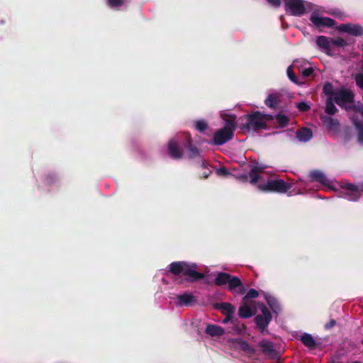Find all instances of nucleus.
I'll list each match as a JSON object with an SVG mask.
<instances>
[{
    "label": "nucleus",
    "instance_id": "nucleus-1",
    "mask_svg": "<svg viewBox=\"0 0 363 363\" xmlns=\"http://www.w3.org/2000/svg\"><path fill=\"white\" fill-rule=\"evenodd\" d=\"M169 272L174 276L183 274L186 277V281L194 282L204 278V274L196 271V264L186 262H174L169 264Z\"/></svg>",
    "mask_w": 363,
    "mask_h": 363
},
{
    "label": "nucleus",
    "instance_id": "nucleus-2",
    "mask_svg": "<svg viewBox=\"0 0 363 363\" xmlns=\"http://www.w3.org/2000/svg\"><path fill=\"white\" fill-rule=\"evenodd\" d=\"M225 122V126L214 133L212 144L222 145L233 138L236 128L235 116H230Z\"/></svg>",
    "mask_w": 363,
    "mask_h": 363
},
{
    "label": "nucleus",
    "instance_id": "nucleus-3",
    "mask_svg": "<svg viewBox=\"0 0 363 363\" xmlns=\"http://www.w3.org/2000/svg\"><path fill=\"white\" fill-rule=\"evenodd\" d=\"M242 121H245V122L240 125V129L243 132H257L267 128L265 121L262 118L260 111L247 114L242 118Z\"/></svg>",
    "mask_w": 363,
    "mask_h": 363
},
{
    "label": "nucleus",
    "instance_id": "nucleus-4",
    "mask_svg": "<svg viewBox=\"0 0 363 363\" xmlns=\"http://www.w3.org/2000/svg\"><path fill=\"white\" fill-rule=\"evenodd\" d=\"M292 187L291 184L281 179H268L265 184H259L257 188L261 191L285 194Z\"/></svg>",
    "mask_w": 363,
    "mask_h": 363
},
{
    "label": "nucleus",
    "instance_id": "nucleus-5",
    "mask_svg": "<svg viewBox=\"0 0 363 363\" xmlns=\"http://www.w3.org/2000/svg\"><path fill=\"white\" fill-rule=\"evenodd\" d=\"M333 99L340 107L346 111H350L352 109V106H348V104L354 103V94L350 89L342 88L337 90V94L335 96L333 97Z\"/></svg>",
    "mask_w": 363,
    "mask_h": 363
},
{
    "label": "nucleus",
    "instance_id": "nucleus-6",
    "mask_svg": "<svg viewBox=\"0 0 363 363\" xmlns=\"http://www.w3.org/2000/svg\"><path fill=\"white\" fill-rule=\"evenodd\" d=\"M285 11L294 16H301L306 13L303 0H285Z\"/></svg>",
    "mask_w": 363,
    "mask_h": 363
},
{
    "label": "nucleus",
    "instance_id": "nucleus-7",
    "mask_svg": "<svg viewBox=\"0 0 363 363\" xmlns=\"http://www.w3.org/2000/svg\"><path fill=\"white\" fill-rule=\"evenodd\" d=\"M259 308L262 313L255 316V322L257 326L264 331L271 322L272 315L265 305L261 304Z\"/></svg>",
    "mask_w": 363,
    "mask_h": 363
},
{
    "label": "nucleus",
    "instance_id": "nucleus-8",
    "mask_svg": "<svg viewBox=\"0 0 363 363\" xmlns=\"http://www.w3.org/2000/svg\"><path fill=\"white\" fill-rule=\"evenodd\" d=\"M341 187L345 191V195L350 201H357L363 192V182L358 186L351 183H343Z\"/></svg>",
    "mask_w": 363,
    "mask_h": 363
},
{
    "label": "nucleus",
    "instance_id": "nucleus-9",
    "mask_svg": "<svg viewBox=\"0 0 363 363\" xmlns=\"http://www.w3.org/2000/svg\"><path fill=\"white\" fill-rule=\"evenodd\" d=\"M167 152L174 160H181L184 156V151L179 146V141L174 138L169 140L167 145Z\"/></svg>",
    "mask_w": 363,
    "mask_h": 363
},
{
    "label": "nucleus",
    "instance_id": "nucleus-10",
    "mask_svg": "<svg viewBox=\"0 0 363 363\" xmlns=\"http://www.w3.org/2000/svg\"><path fill=\"white\" fill-rule=\"evenodd\" d=\"M337 30L340 32L347 33L356 37L363 35V27L359 24L342 23L338 26Z\"/></svg>",
    "mask_w": 363,
    "mask_h": 363
},
{
    "label": "nucleus",
    "instance_id": "nucleus-11",
    "mask_svg": "<svg viewBox=\"0 0 363 363\" xmlns=\"http://www.w3.org/2000/svg\"><path fill=\"white\" fill-rule=\"evenodd\" d=\"M185 141L183 142V146L187 150L188 157L191 159L196 158L200 156L199 149L193 145L191 135L189 133H185L184 135Z\"/></svg>",
    "mask_w": 363,
    "mask_h": 363
},
{
    "label": "nucleus",
    "instance_id": "nucleus-12",
    "mask_svg": "<svg viewBox=\"0 0 363 363\" xmlns=\"http://www.w3.org/2000/svg\"><path fill=\"white\" fill-rule=\"evenodd\" d=\"M310 21L317 27L332 28L335 25V21L328 17H320L312 13Z\"/></svg>",
    "mask_w": 363,
    "mask_h": 363
},
{
    "label": "nucleus",
    "instance_id": "nucleus-13",
    "mask_svg": "<svg viewBox=\"0 0 363 363\" xmlns=\"http://www.w3.org/2000/svg\"><path fill=\"white\" fill-rule=\"evenodd\" d=\"M228 288L232 293H237L238 294H243L245 292V289L240 278L230 274L229 282L228 283Z\"/></svg>",
    "mask_w": 363,
    "mask_h": 363
},
{
    "label": "nucleus",
    "instance_id": "nucleus-14",
    "mask_svg": "<svg viewBox=\"0 0 363 363\" xmlns=\"http://www.w3.org/2000/svg\"><path fill=\"white\" fill-rule=\"evenodd\" d=\"M259 346L262 352L269 357L271 359H275L277 357V352L274 348V345L272 342L267 340H263L259 342Z\"/></svg>",
    "mask_w": 363,
    "mask_h": 363
},
{
    "label": "nucleus",
    "instance_id": "nucleus-15",
    "mask_svg": "<svg viewBox=\"0 0 363 363\" xmlns=\"http://www.w3.org/2000/svg\"><path fill=\"white\" fill-rule=\"evenodd\" d=\"M300 340L304 346L312 350L316 349L320 345V342L316 341L311 334L307 333L300 337Z\"/></svg>",
    "mask_w": 363,
    "mask_h": 363
},
{
    "label": "nucleus",
    "instance_id": "nucleus-16",
    "mask_svg": "<svg viewBox=\"0 0 363 363\" xmlns=\"http://www.w3.org/2000/svg\"><path fill=\"white\" fill-rule=\"evenodd\" d=\"M322 120L330 132L333 133L340 132V122L337 119L325 116L322 118Z\"/></svg>",
    "mask_w": 363,
    "mask_h": 363
},
{
    "label": "nucleus",
    "instance_id": "nucleus-17",
    "mask_svg": "<svg viewBox=\"0 0 363 363\" xmlns=\"http://www.w3.org/2000/svg\"><path fill=\"white\" fill-rule=\"evenodd\" d=\"M213 308L220 311L223 315L234 314L235 312V307L230 303H213Z\"/></svg>",
    "mask_w": 363,
    "mask_h": 363
},
{
    "label": "nucleus",
    "instance_id": "nucleus-18",
    "mask_svg": "<svg viewBox=\"0 0 363 363\" xmlns=\"http://www.w3.org/2000/svg\"><path fill=\"white\" fill-rule=\"evenodd\" d=\"M317 45L321 48L326 54L330 55L331 52V39L328 38L326 36L320 35L318 36L316 39Z\"/></svg>",
    "mask_w": 363,
    "mask_h": 363
},
{
    "label": "nucleus",
    "instance_id": "nucleus-19",
    "mask_svg": "<svg viewBox=\"0 0 363 363\" xmlns=\"http://www.w3.org/2000/svg\"><path fill=\"white\" fill-rule=\"evenodd\" d=\"M296 138L301 142H308L313 138V132L308 128H300L296 131Z\"/></svg>",
    "mask_w": 363,
    "mask_h": 363
},
{
    "label": "nucleus",
    "instance_id": "nucleus-20",
    "mask_svg": "<svg viewBox=\"0 0 363 363\" xmlns=\"http://www.w3.org/2000/svg\"><path fill=\"white\" fill-rule=\"evenodd\" d=\"M206 333L212 337H220L225 332L222 327L210 324L206 326Z\"/></svg>",
    "mask_w": 363,
    "mask_h": 363
},
{
    "label": "nucleus",
    "instance_id": "nucleus-21",
    "mask_svg": "<svg viewBox=\"0 0 363 363\" xmlns=\"http://www.w3.org/2000/svg\"><path fill=\"white\" fill-rule=\"evenodd\" d=\"M310 179L313 182H317L324 185H325L328 182V179L325 174L319 170H313L311 172Z\"/></svg>",
    "mask_w": 363,
    "mask_h": 363
},
{
    "label": "nucleus",
    "instance_id": "nucleus-22",
    "mask_svg": "<svg viewBox=\"0 0 363 363\" xmlns=\"http://www.w3.org/2000/svg\"><path fill=\"white\" fill-rule=\"evenodd\" d=\"M261 171V169L257 166L252 167L248 174L250 178L249 182L251 184L255 185L257 183L258 180L260 179L259 173Z\"/></svg>",
    "mask_w": 363,
    "mask_h": 363
},
{
    "label": "nucleus",
    "instance_id": "nucleus-23",
    "mask_svg": "<svg viewBox=\"0 0 363 363\" xmlns=\"http://www.w3.org/2000/svg\"><path fill=\"white\" fill-rule=\"evenodd\" d=\"M253 315L254 313L250 306L247 304V302H242L238 310V315L242 318H249Z\"/></svg>",
    "mask_w": 363,
    "mask_h": 363
},
{
    "label": "nucleus",
    "instance_id": "nucleus-24",
    "mask_svg": "<svg viewBox=\"0 0 363 363\" xmlns=\"http://www.w3.org/2000/svg\"><path fill=\"white\" fill-rule=\"evenodd\" d=\"M230 274L226 272H218L214 280V284L216 286H222L229 282Z\"/></svg>",
    "mask_w": 363,
    "mask_h": 363
},
{
    "label": "nucleus",
    "instance_id": "nucleus-25",
    "mask_svg": "<svg viewBox=\"0 0 363 363\" xmlns=\"http://www.w3.org/2000/svg\"><path fill=\"white\" fill-rule=\"evenodd\" d=\"M177 299L180 306H188L194 301V296L189 293H184L179 295Z\"/></svg>",
    "mask_w": 363,
    "mask_h": 363
},
{
    "label": "nucleus",
    "instance_id": "nucleus-26",
    "mask_svg": "<svg viewBox=\"0 0 363 363\" xmlns=\"http://www.w3.org/2000/svg\"><path fill=\"white\" fill-rule=\"evenodd\" d=\"M279 101V96L277 94H271L265 99L264 104L271 108H276Z\"/></svg>",
    "mask_w": 363,
    "mask_h": 363
},
{
    "label": "nucleus",
    "instance_id": "nucleus-27",
    "mask_svg": "<svg viewBox=\"0 0 363 363\" xmlns=\"http://www.w3.org/2000/svg\"><path fill=\"white\" fill-rule=\"evenodd\" d=\"M333 97H328L325 101V112L328 115H334L337 109L334 104Z\"/></svg>",
    "mask_w": 363,
    "mask_h": 363
},
{
    "label": "nucleus",
    "instance_id": "nucleus-28",
    "mask_svg": "<svg viewBox=\"0 0 363 363\" xmlns=\"http://www.w3.org/2000/svg\"><path fill=\"white\" fill-rule=\"evenodd\" d=\"M354 125L357 130V143L363 146V123L361 121H354Z\"/></svg>",
    "mask_w": 363,
    "mask_h": 363
},
{
    "label": "nucleus",
    "instance_id": "nucleus-29",
    "mask_svg": "<svg viewBox=\"0 0 363 363\" xmlns=\"http://www.w3.org/2000/svg\"><path fill=\"white\" fill-rule=\"evenodd\" d=\"M323 92L330 97H335L337 94V90L334 89V86L330 82H326L323 85Z\"/></svg>",
    "mask_w": 363,
    "mask_h": 363
},
{
    "label": "nucleus",
    "instance_id": "nucleus-30",
    "mask_svg": "<svg viewBox=\"0 0 363 363\" xmlns=\"http://www.w3.org/2000/svg\"><path fill=\"white\" fill-rule=\"evenodd\" d=\"M232 324L233 333H236L238 334H241L247 328L246 325L244 323H241L237 319L232 320Z\"/></svg>",
    "mask_w": 363,
    "mask_h": 363
},
{
    "label": "nucleus",
    "instance_id": "nucleus-31",
    "mask_svg": "<svg viewBox=\"0 0 363 363\" xmlns=\"http://www.w3.org/2000/svg\"><path fill=\"white\" fill-rule=\"evenodd\" d=\"M274 118L280 128H284L289 123V118L284 114L278 113Z\"/></svg>",
    "mask_w": 363,
    "mask_h": 363
},
{
    "label": "nucleus",
    "instance_id": "nucleus-32",
    "mask_svg": "<svg viewBox=\"0 0 363 363\" xmlns=\"http://www.w3.org/2000/svg\"><path fill=\"white\" fill-rule=\"evenodd\" d=\"M240 348L242 351L248 354H255V350L245 340L240 341Z\"/></svg>",
    "mask_w": 363,
    "mask_h": 363
},
{
    "label": "nucleus",
    "instance_id": "nucleus-33",
    "mask_svg": "<svg viewBox=\"0 0 363 363\" xmlns=\"http://www.w3.org/2000/svg\"><path fill=\"white\" fill-rule=\"evenodd\" d=\"M259 296V293L256 289H250L247 294L243 297L242 302H247L250 298H255Z\"/></svg>",
    "mask_w": 363,
    "mask_h": 363
},
{
    "label": "nucleus",
    "instance_id": "nucleus-34",
    "mask_svg": "<svg viewBox=\"0 0 363 363\" xmlns=\"http://www.w3.org/2000/svg\"><path fill=\"white\" fill-rule=\"evenodd\" d=\"M287 76H288L289 79L292 82H294V84H302V82H298L296 74H294V71L292 69L291 66H289L287 68Z\"/></svg>",
    "mask_w": 363,
    "mask_h": 363
},
{
    "label": "nucleus",
    "instance_id": "nucleus-35",
    "mask_svg": "<svg viewBox=\"0 0 363 363\" xmlns=\"http://www.w3.org/2000/svg\"><path fill=\"white\" fill-rule=\"evenodd\" d=\"M331 44L332 45H335L337 47H345L347 45V43L346 40L342 38H331Z\"/></svg>",
    "mask_w": 363,
    "mask_h": 363
},
{
    "label": "nucleus",
    "instance_id": "nucleus-36",
    "mask_svg": "<svg viewBox=\"0 0 363 363\" xmlns=\"http://www.w3.org/2000/svg\"><path fill=\"white\" fill-rule=\"evenodd\" d=\"M208 127V123L203 120H199L195 122V128L200 132L204 131Z\"/></svg>",
    "mask_w": 363,
    "mask_h": 363
},
{
    "label": "nucleus",
    "instance_id": "nucleus-37",
    "mask_svg": "<svg viewBox=\"0 0 363 363\" xmlns=\"http://www.w3.org/2000/svg\"><path fill=\"white\" fill-rule=\"evenodd\" d=\"M127 0H107L108 5L111 8H118L124 4Z\"/></svg>",
    "mask_w": 363,
    "mask_h": 363
},
{
    "label": "nucleus",
    "instance_id": "nucleus-38",
    "mask_svg": "<svg viewBox=\"0 0 363 363\" xmlns=\"http://www.w3.org/2000/svg\"><path fill=\"white\" fill-rule=\"evenodd\" d=\"M296 107L301 112L308 111L311 108L310 106L306 102L304 101L298 103Z\"/></svg>",
    "mask_w": 363,
    "mask_h": 363
},
{
    "label": "nucleus",
    "instance_id": "nucleus-39",
    "mask_svg": "<svg viewBox=\"0 0 363 363\" xmlns=\"http://www.w3.org/2000/svg\"><path fill=\"white\" fill-rule=\"evenodd\" d=\"M216 173L218 176L228 177L231 174L229 172L226 167H222L216 170Z\"/></svg>",
    "mask_w": 363,
    "mask_h": 363
},
{
    "label": "nucleus",
    "instance_id": "nucleus-40",
    "mask_svg": "<svg viewBox=\"0 0 363 363\" xmlns=\"http://www.w3.org/2000/svg\"><path fill=\"white\" fill-rule=\"evenodd\" d=\"M314 72V69L312 67H308L307 68H305L303 69L302 71H301V73H302V75L304 77H310L311 75H312V74Z\"/></svg>",
    "mask_w": 363,
    "mask_h": 363
},
{
    "label": "nucleus",
    "instance_id": "nucleus-41",
    "mask_svg": "<svg viewBox=\"0 0 363 363\" xmlns=\"http://www.w3.org/2000/svg\"><path fill=\"white\" fill-rule=\"evenodd\" d=\"M336 325V321L335 319H330V321L325 324L324 328L327 330L332 329Z\"/></svg>",
    "mask_w": 363,
    "mask_h": 363
},
{
    "label": "nucleus",
    "instance_id": "nucleus-42",
    "mask_svg": "<svg viewBox=\"0 0 363 363\" xmlns=\"http://www.w3.org/2000/svg\"><path fill=\"white\" fill-rule=\"evenodd\" d=\"M267 1L275 8L280 7L281 4V0H267Z\"/></svg>",
    "mask_w": 363,
    "mask_h": 363
},
{
    "label": "nucleus",
    "instance_id": "nucleus-43",
    "mask_svg": "<svg viewBox=\"0 0 363 363\" xmlns=\"http://www.w3.org/2000/svg\"><path fill=\"white\" fill-rule=\"evenodd\" d=\"M237 178L242 182H247L249 181V176L247 174H238Z\"/></svg>",
    "mask_w": 363,
    "mask_h": 363
},
{
    "label": "nucleus",
    "instance_id": "nucleus-44",
    "mask_svg": "<svg viewBox=\"0 0 363 363\" xmlns=\"http://www.w3.org/2000/svg\"><path fill=\"white\" fill-rule=\"evenodd\" d=\"M225 315V317L223 320V323H224V324H227L229 322L232 323V320H235V319H233V314H227Z\"/></svg>",
    "mask_w": 363,
    "mask_h": 363
},
{
    "label": "nucleus",
    "instance_id": "nucleus-45",
    "mask_svg": "<svg viewBox=\"0 0 363 363\" xmlns=\"http://www.w3.org/2000/svg\"><path fill=\"white\" fill-rule=\"evenodd\" d=\"M262 118H263V120H267V121H272L274 118V117L271 115V114H264V113H262Z\"/></svg>",
    "mask_w": 363,
    "mask_h": 363
},
{
    "label": "nucleus",
    "instance_id": "nucleus-46",
    "mask_svg": "<svg viewBox=\"0 0 363 363\" xmlns=\"http://www.w3.org/2000/svg\"><path fill=\"white\" fill-rule=\"evenodd\" d=\"M267 303L269 306V307L273 309V306H274V303H275L274 298H273L272 297L267 298Z\"/></svg>",
    "mask_w": 363,
    "mask_h": 363
},
{
    "label": "nucleus",
    "instance_id": "nucleus-47",
    "mask_svg": "<svg viewBox=\"0 0 363 363\" xmlns=\"http://www.w3.org/2000/svg\"><path fill=\"white\" fill-rule=\"evenodd\" d=\"M208 175H209V173H208V172H204V173L203 174L202 178H208Z\"/></svg>",
    "mask_w": 363,
    "mask_h": 363
},
{
    "label": "nucleus",
    "instance_id": "nucleus-48",
    "mask_svg": "<svg viewBox=\"0 0 363 363\" xmlns=\"http://www.w3.org/2000/svg\"><path fill=\"white\" fill-rule=\"evenodd\" d=\"M50 178V181L52 179V177L50 175L47 176V179Z\"/></svg>",
    "mask_w": 363,
    "mask_h": 363
},
{
    "label": "nucleus",
    "instance_id": "nucleus-49",
    "mask_svg": "<svg viewBox=\"0 0 363 363\" xmlns=\"http://www.w3.org/2000/svg\"><path fill=\"white\" fill-rule=\"evenodd\" d=\"M202 166H203V167H206V162H203Z\"/></svg>",
    "mask_w": 363,
    "mask_h": 363
},
{
    "label": "nucleus",
    "instance_id": "nucleus-50",
    "mask_svg": "<svg viewBox=\"0 0 363 363\" xmlns=\"http://www.w3.org/2000/svg\"><path fill=\"white\" fill-rule=\"evenodd\" d=\"M352 363H361V362H357H357H352Z\"/></svg>",
    "mask_w": 363,
    "mask_h": 363
},
{
    "label": "nucleus",
    "instance_id": "nucleus-51",
    "mask_svg": "<svg viewBox=\"0 0 363 363\" xmlns=\"http://www.w3.org/2000/svg\"><path fill=\"white\" fill-rule=\"evenodd\" d=\"M362 344H363V339L362 340Z\"/></svg>",
    "mask_w": 363,
    "mask_h": 363
}]
</instances>
